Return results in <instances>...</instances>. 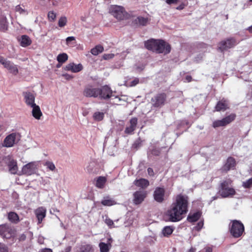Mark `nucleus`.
Segmentation results:
<instances>
[{
	"instance_id": "1",
	"label": "nucleus",
	"mask_w": 252,
	"mask_h": 252,
	"mask_svg": "<svg viewBox=\"0 0 252 252\" xmlns=\"http://www.w3.org/2000/svg\"><path fill=\"white\" fill-rule=\"evenodd\" d=\"M188 196L181 194L177 195L175 201L165 213L167 220L175 222L182 220L183 215L188 211Z\"/></svg>"
},
{
	"instance_id": "2",
	"label": "nucleus",
	"mask_w": 252,
	"mask_h": 252,
	"mask_svg": "<svg viewBox=\"0 0 252 252\" xmlns=\"http://www.w3.org/2000/svg\"><path fill=\"white\" fill-rule=\"evenodd\" d=\"M145 46L149 50L164 54L169 53L171 50L169 44L162 40L150 39L145 42Z\"/></svg>"
},
{
	"instance_id": "3",
	"label": "nucleus",
	"mask_w": 252,
	"mask_h": 252,
	"mask_svg": "<svg viewBox=\"0 0 252 252\" xmlns=\"http://www.w3.org/2000/svg\"><path fill=\"white\" fill-rule=\"evenodd\" d=\"M231 183L232 180L230 179H226L220 183L219 192L222 197H230L235 194V190L232 187Z\"/></svg>"
},
{
	"instance_id": "4",
	"label": "nucleus",
	"mask_w": 252,
	"mask_h": 252,
	"mask_svg": "<svg viewBox=\"0 0 252 252\" xmlns=\"http://www.w3.org/2000/svg\"><path fill=\"white\" fill-rule=\"evenodd\" d=\"M230 231L231 235L235 238L242 236L244 232V226L239 220H233L229 224Z\"/></svg>"
},
{
	"instance_id": "5",
	"label": "nucleus",
	"mask_w": 252,
	"mask_h": 252,
	"mask_svg": "<svg viewBox=\"0 0 252 252\" xmlns=\"http://www.w3.org/2000/svg\"><path fill=\"white\" fill-rule=\"evenodd\" d=\"M109 13L119 20H123L127 17L124 7L120 5H111L109 8Z\"/></svg>"
},
{
	"instance_id": "6",
	"label": "nucleus",
	"mask_w": 252,
	"mask_h": 252,
	"mask_svg": "<svg viewBox=\"0 0 252 252\" xmlns=\"http://www.w3.org/2000/svg\"><path fill=\"white\" fill-rule=\"evenodd\" d=\"M21 139V135L18 133H12L7 135L4 139L2 145L5 147H12L16 144Z\"/></svg>"
},
{
	"instance_id": "7",
	"label": "nucleus",
	"mask_w": 252,
	"mask_h": 252,
	"mask_svg": "<svg viewBox=\"0 0 252 252\" xmlns=\"http://www.w3.org/2000/svg\"><path fill=\"white\" fill-rule=\"evenodd\" d=\"M0 63L2 64L4 67L6 68L10 73L16 75L18 73L17 66L14 64L12 62L7 60L1 56H0Z\"/></svg>"
},
{
	"instance_id": "8",
	"label": "nucleus",
	"mask_w": 252,
	"mask_h": 252,
	"mask_svg": "<svg viewBox=\"0 0 252 252\" xmlns=\"http://www.w3.org/2000/svg\"><path fill=\"white\" fill-rule=\"evenodd\" d=\"M0 235L5 239H10L15 235L14 229L7 224L0 225Z\"/></svg>"
},
{
	"instance_id": "9",
	"label": "nucleus",
	"mask_w": 252,
	"mask_h": 252,
	"mask_svg": "<svg viewBox=\"0 0 252 252\" xmlns=\"http://www.w3.org/2000/svg\"><path fill=\"white\" fill-rule=\"evenodd\" d=\"M99 91L98 97L101 99L107 100L109 98L113 99V96H114V94H113V92L110 87L107 85L103 86L100 88H99Z\"/></svg>"
},
{
	"instance_id": "10",
	"label": "nucleus",
	"mask_w": 252,
	"mask_h": 252,
	"mask_svg": "<svg viewBox=\"0 0 252 252\" xmlns=\"http://www.w3.org/2000/svg\"><path fill=\"white\" fill-rule=\"evenodd\" d=\"M235 117L236 115L234 114H231L221 120L215 121L213 123L212 126L214 128L225 126L232 122Z\"/></svg>"
},
{
	"instance_id": "11",
	"label": "nucleus",
	"mask_w": 252,
	"mask_h": 252,
	"mask_svg": "<svg viewBox=\"0 0 252 252\" xmlns=\"http://www.w3.org/2000/svg\"><path fill=\"white\" fill-rule=\"evenodd\" d=\"M237 44V42L235 39L229 38L221 41L219 44L218 48L221 51H223L233 47Z\"/></svg>"
},
{
	"instance_id": "12",
	"label": "nucleus",
	"mask_w": 252,
	"mask_h": 252,
	"mask_svg": "<svg viewBox=\"0 0 252 252\" xmlns=\"http://www.w3.org/2000/svg\"><path fill=\"white\" fill-rule=\"evenodd\" d=\"M166 99V95L164 93L159 94L152 98L151 103L155 107H160L164 104Z\"/></svg>"
},
{
	"instance_id": "13",
	"label": "nucleus",
	"mask_w": 252,
	"mask_h": 252,
	"mask_svg": "<svg viewBox=\"0 0 252 252\" xmlns=\"http://www.w3.org/2000/svg\"><path fill=\"white\" fill-rule=\"evenodd\" d=\"M99 88L94 87L92 86H86L83 91V95L87 97H98L99 92Z\"/></svg>"
},
{
	"instance_id": "14",
	"label": "nucleus",
	"mask_w": 252,
	"mask_h": 252,
	"mask_svg": "<svg viewBox=\"0 0 252 252\" xmlns=\"http://www.w3.org/2000/svg\"><path fill=\"white\" fill-rule=\"evenodd\" d=\"M146 191L144 190L136 191L133 193V203L135 205L141 204L146 197Z\"/></svg>"
},
{
	"instance_id": "15",
	"label": "nucleus",
	"mask_w": 252,
	"mask_h": 252,
	"mask_svg": "<svg viewBox=\"0 0 252 252\" xmlns=\"http://www.w3.org/2000/svg\"><path fill=\"white\" fill-rule=\"evenodd\" d=\"M165 190L163 188L158 187L156 188L153 196L154 199L158 203H161L164 200Z\"/></svg>"
},
{
	"instance_id": "16",
	"label": "nucleus",
	"mask_w": 252,
	"mask_h": 252,
	"mask_svg": "<svg viewBox=\"0 0 252 252\" xmlns=\"http://www.w3.org/2000/svg\"><path fill=\"white\" fill-rule=\"evenodd\" d=\"M35 169L36 166L34 162H30L23 167L22 174L27 176L31 175L34 173Z\"/></svg>"
},
{
	"instance_id": "17",
	"label": "nucleus",
	"mask_w": 252,
	"mask_h": 252,
	"mask_svg": "<svg viewBox=\"0 0 252 252\" xmlns=\"http://www.w3.org/2000/svg\"><path fill=\"white\" fill-rule=\"evenodd\" d=\"M23 94L25 102L27 105L31 107L36 104L34 103L35 95L32 93L30 92H24Z\"/></svg>"
},
{
	"instance_id": "18",
	"label": "nucleus",
	"mask_w": 252,
	"mask_h": 252,
	"mask_svg": "<svg viewBox=\"0 0 252 252\" xmlns=\"http://www.w3.org/2000/svg\"><path fill=\"white\" fill-rule=\"evenodd\" d=\"M137 124V119L136 118H132L129 121V124L126 126L125 132L126 134H131L135 129Z\"/></svg>"
},
{
	"instance_id": "19",
	"label": "nucleus",
	"mask_w": 252,
	"mask_h": 252,
	"mask_svg": "<svg viewBox=\"0 0 252 252\" xmlns=\"http://www.w3.org/2000/svg\"><path fill=\"white\" fill-rule=\"evenodd\" d=\"M236 161L235 159L233 158L230 157L228 158L225 164L222 167V170L227 172L230 170L234 169Z\"/></svg>"
},
{
	"instance_id": "20",
	"label": "nucleus",
	"mask_w": 252,
	"mask_h": 252,
	"mask_svg": "<svg viewBox=\"0 0 252 252\" xmlns=\"http://www.w3.org/2000/svg\"><path fill=\"white\" fill-rule=\"evenodd\" d=\"M35 214L38 220V223H40L46 216V210L43 207L38 208L35 210Z\"/></svg>"
},
{
	"instance_id": "21",
	"label": "nucleus",
	"mask_w": 252,
	"mask_h": 252,
	"mask_svg": "<svg viewBox=\"0 0 252 252\" xmlns=\"http://www.w3.org/2000/svg\"><path fill=\"white\" fill-rule=\"evenodd\" d=\"M83 69V66L81 63L76 64L74 63H70L66 65L64 68L65 70L71 71L72 72L76 73Z\"/></svg>"
},
{
	"instance_id": "22",
	"label": "nucleus",
	"mask_w": 252,
	"mask_h": 252,
	"mask_svg": "<svg viewBox=\"0 0 252 252\" xmlns=\"http://www.w3.org/2000/svg\"><path fill=\"white\" fill-rule=\"evenodd\" d=\"M228 108V102L224 99L219 101L215 107L217 111H224Z\"/></svg>"
},
{
	"instance_id": "23",
	"label": "nucleus",
	"mask_w": 252,
	"mask_h": 252,
	"mask_svg": "<svg viewBox=\"0 0 252 252\" xmlns=\"http://www.w3.org/2000/svg\"><path fill=\"white\" fill-rule=\"evenodd\" d=\"M31 107L32 108V115L33 117L36 119H40V117L42 116V112L40 110L39 106L35 104Z\"/></svg>"
},
{
	"instance_id": "24",
	"label": "nucleus",
	"mask_w": 252,
	"mask_h": 252,
	"mask_svg": "<svg viewBox=\"0 0 252 252\" xmlns=\"http://www.w3.org/2000/svg\"><path fill=\"white\" fill-rule=\"evenodd\" d=\"M135 186L142 188H146L149 185V181L145 179L141 178L139 180H136L134 182Z\"/></svg>"
},
{
	"instance_id": "25",
	"label": "nucleus",
	"mask_w": 252,
	"mask_h": 252,
	"mask_svg": "<svg viewBox=\"0 0 252 252\" xmlns=\"http://www.w3.org/2000/svg\"><path fill=\"white\" fill-rule=\"evenodd\" d=\"M19 41L20 45L22 47H27L30 45L32 43L30 38L26 35H22L19 39Z\"/></svg>"
},
{
	"instance_id": "26",
	"label": "nucleus",
	"mask_w": 252,
	"mask_h": 252,
	"mask_svg": "<svg viewBox=\"0 0 252 252\" xmlns=\"http://www.w3.org/2000/svg\"><path fill=\"white\" fill-rule=\"evenodd\" d=\"M9 170L11 173L15 174L17 173L18 171V167L17 165V162L14 159H11L8 163Z\"/></svg>"
},
{
	"instance_id": "27",
	"label": "nucleus",
	"mask_w": 252,
	"mask_h": 252,
	"mask_svg": "<svg viewBox=\"0 0 252 252\" xmlns=\"http://www.w3.org/2000/svg\"><path fill=\"white\" fill-rule=\"evenodd\" d=\"M174 227L171 226H166L162 230V234L164 237H169L173 233Z\"/></svg>"
},
{
	"instance_id": "28",
	"label": "nucleus",
	"mask_w": 252,
	"mask_h": 252,
	"mask_svg": "<svg viewBox=\"0 0 252 252\" xmlns=\"http://www.w3.org/2000/svg\"><path fill=\"white\" fill-rule=\"evenodd\" d=\"M201 214L199 212L194 213L192 214H189L187 218V220L189 222H194L197 221L200 217Z\"/></svg>"
},
{
	"instance_id": "29",
	"label": "nucleus",
	"mask_w": 252,
	"mask_h": 252,
	"mask_svg": "<svg viewBox=\"0 0 252 252\" xmlns=\"http://www.w3.org/2000/svg\"><path fill=\"white\" fill-rule=\"evenodd\" d=\"M148 21L147 18H145L142 16H139L137 17L135 20V23L139 26H145Z\"/></svg>"
},
{
	"instance_id": "30",
	"label": "nucleus",
	"mask_w": 252,
	"mask_h": 252,
	"mask_svg": "<svg viewBox=\"0 0 252 252\" xmlns=\"http://www.w3.org/2000/svg\"><path fill=\"white\" fill-rule=\"evenodd\" d=\"M8 218L10 221L14 223H18L19 220L18 215L13 212L8 213Z\"/></svg>"
},
{
	"instance_id": "31",
	"label": "nucleus",
	"mask_w": 252,
	"mask_h": 252,
	"mask_svg": "<svg viewBox=\"0 0 252 252\" xmlns=\"http://www.w3.org/2000/svg\"><path fill=\"white\" fill-rule=\"evenodd\" d=\"M7 26V19L5 16L2 15L0 17V30L5 31Z\"/></svg>"
},
{
	"instance_id": "32",
	"label": "nucleus",
	"mask_w": 252,
	"mask_h": 252,
	"mask_svg": "<svg viewBox=\"0 0 252 252\" xmlns=\"http://www.w3.org/2000/svg\"><path fill=\"white\" fill-rule=\"evenodd\" d=\"M99 247L100 248V252H109L111 245L110 244H106L103 242H100L99 244Z\"/></svg>"
},
{
	"instance_id": "33",
	"label": "nucleus",
	"mask_w": 252,
	"mask_h": 252,
	"mask_svg": "<svg viewBox=\"0 0 252 252\" xmlns=\"http://www.w3.org/2000/svg\"><path fill=\"white\" fill-rule=\"evenodd\" d=\"M106 181V179L104 177L100 176L99 177L96 182V186L100 189L103 188Z\"/></svg>"
},
{
	"instance_id": "34",
	"label": "nucleus",
	"mask_w": 252,
	"mask_h": 252,
	"mask_svg": "<svg viewBox=\"0 0 252 252\" xmlns=\"http://www.w3.org/2000/svg\"><path fill=\"white\" fill-rule=\"evenodd\" d=\"M16 12H19L20 14L26 16L29 14V12L24 8L23 5H18L15 7Z\"/></svg>"
},
{
	"instance_id": "35",
	"label": "nucleus",
	"mask_w": 252,
	"mask_h": 252,
	"mask_svg": "<svg viewBox=\"0 0 252 252\" xmlns=\"http://www.w3.org/2000/svg\"><path fill=\"white\" fill-rule=\"evenodd\" d=\"M103 51V47L101 45H96L95 47L93 48L91 50V53L94 56L98 55L99 53L102 52Z\"/></svg>"
},
{
	"instance_id": "36",
	"label": "nucleus",
	"mask_w": 252,
	"mask_h": 252,
	"mask_svg": "<svg viewBox=\"0 0 252 252\" xmlns=\"http://www.w3.org/2000/svg\"><path fill=\"white\" fill-rule=\"evenodd\" d=\"M104 113L102 112L97 111L94 113L93 118L95 121H100L103 120Z\"/></svg>"
},
{
	"instance_id": "37",
	"label": "nucleus",
	"mask_w": 252,
	"mask_h": 252,
	"mask_svg": "<svg viewBox=\"0 0 252 252\" xmlns=\"http://www.w3.org/2000/svg\"><path fill=\"white\" fill-rule=\"evenodd\" d=\"M115 203H116L113 200L109 198L108 197L104 198L101 201V204L102 205H103L104 206H110L115 204Z\"/></svg>"
},
{
	"instance_id": "38",
	"label": "nucleus",
	"mask_w": 252,
	"mask_h": 252,
	"mask_svg": "<svg viewBox=\"0 0 252 252\" xmlns=\"http://www.w3.org/2000/svg\"><path fill=\"white\" fill-rule=\"evenodd\" d=\"M68 59V56L66 53H62L59 54L57 56V61L59 63H64Z\"/></svg>"
},
{
	"instance_id": "39",
	"label": "nucleus",
	"mask_w": 252,
	"mask_h": 252,
	"mask_svg": "<svg viewBox=\"0 0 252 252\" xmlns=\"http://www.w3.org/2000/svg\"><path fill=\"white\" fill-rule=\"evenodd\" d=\"M160 153L159 149L157 148H150L149 151L148 153V156L151 157L152 156H158Z\"/></svg>"
},
{
	"instance_id": "40",
	"label": "nucleus",
	"mask_w": 252,
	"mask_h": 252,
	"mask_svg": "<svg viewBox=\"0 0 252 252\" xmlns=\"http://www.w3.org/2000/svg\"><path fill=\"white\" fill-rule=\"evenodd\" d=\"M67 23V18L65 16H62L60 18L58 21L59 27L62 28L64 27Z\"/></svg>"
},
{
	"instance_id": "41",
	"label": "nucleus",
	"mask_w": 252,
	"mask_h": 252,
	"mask_svg": "<svg viewBox=\"0 0 252 252\" xmlns=\"http://www.w3.org/2000/svg\"><path fill=\"white\" fill-rule=\"evenodd\" d=\"M118 99V101H113V103H114V104H117V105L120 104V103L122 101H126V99H125V96H121L120 97V96H119L118 95H115L114 94V96H113L112 99Z\"/></svg>"
},
{
	"instance_id": "42",
	"label": "nucleus",
	"mask_w": 252,
	"mask_h": 252,
	"mask_svg": "<svg viewBox=\"0 0 252 252\" xmlns=\"http://www.w3.org/2000/svg\"><path fill=\"white\" fill-rule=\"evenodd\" d=\"M92 246L90 245H86L82 246L80 250L77 252H91Z\"/></svg>"
},
{
	"instance_id": "43",
	"label": "nucleus",
	"mask_w": 252,
	"mask_h": 252,
	"mask_svg": "<svg viewBox=\"0 0 252 252\" xmlns=\"http://www.w3.org/2000/svg\"><path fill=\"white\" fill-rule=\"evenodd\" d=\"M44 165L46 166L48 169L52 171H54L56 169L55 165L51 161H47L45 162Z\"/></svg>"
},
{
	"instance_id": "44",
	"label": "nucleus",
	"mask_w": 252,
	"mask_h": 252,
	"mask_svg": "<svg viewBox=\"0 0 252 252\" xmlns=\"http://www.w3.org/2000/svg\"><path fill=\"white\" fill-rule=\"evenodd\" d=\"M48 18L50 22L54 21L56 18V13L53 11H49L48 14Z\"/></svg>"
},
{
	"instance_id": "45",
	"label": "nucleus",
	"mask_w": 252,
	"mask_h": 252,
	"mask_svg": "<svg viewBox=\"0 0 252 252\" xmlns=\"http://www.w3.org/2000/svg\"><path fill=\"white\" fill-rule=\"evenodd\" d=\"M242 185L244 188H250L252 185V177L247 180V181L243 182Z\"/></svg>"
},
{
	"instance_id": "46",
	"label": "nucleus",
	"mask_w": 252,
	"mask_h": 252,
	"mask_svg": "<svg viewBox=\"0 0 252 252\" xmlns=\"http://www.w3.org/2000/svg\"><path fill=\"white\" fill-rule=\"evenodd\" d=\"M142 141L140 139L136 140L133 144V147L134 148H138L142 145Z\"/></svg>"
},
{
	"instance_id": "47",
	"label": "nucleus",
	"mask_w": 252,
	"mask_h": 252,
	"mask_svg": "<svg viewBox=\"0 0 252 252\" xmlns=\"http://www.w3.org/2000/svg\"><path fill=\"white\" fill-rule=\"evenodd\" d=\"M114 54H105L103 56V58L104 60H109L114 57Z\"/></svg>"
},
{
	"instance_id": "48",
	"label": "nucleus",
	"mask_w": 252,
	"mask_h": 252,
	"mask_svg": "<svg viewBox=\"0 0 252 252\" xmlns=\"http://www.w3.org/2000/svg\"><path fill=\"white\" fill-rule=\"evenodd\" d=\"M203 226V221H200L197 223V224L196 226H195L194 228L195 230L199 231L200 230Z\"/></svg>"
},
{
	"instance_id": "49",
	"label": "nucleus",
	"mask_w": 252,
	"mask_h": 252,
	"mask_svg": "<svg viewBox=\"0 0 252 252\" xmlns=\"http://www.w3.org/2000/svg\"><path fill=\"white\" fill-rule=\"evenodd\" d=\"M0 252H8L6 246L1 243H0Z\"/></svg>"
},
{
	"instance_id": "50",
	"label": "nucleus",
	"mask_w": 252,
	"mask_h": 252,
	"mask_svg": "<svg viewBox=\"0 0 252 252\" xmlns=\"http://www.w3.org/2000/svg\"><path fill=\"white\" fill-rule=\"evenodd\" d=\"M105 222L109 226H111L114 224L113 220L107 218L105 219Z\"/></svg>"
},
{
	"instance_id": "51",
	"label": "nucleus",
	"mask_w": 252,
	"mask_h": 252,
	"mask_svg": "<svg viewBox=\"0 0 252 252\" xmlns=\"http://www.w3.org/2000/svg\"><path fill=\"white\" fill-rule=\"evenodd\" d=\"M139 83V79L138 78H135L133 81H132L131 82H130V84L129 85V86L130 87H133V86H135V85H136L137 84H138Z\"/></svg>"
},
{
	"instance_id": "52",
	"label": "nucleus",
	"mask_w": 252,
	"mask_h": 252,
	"mask_svg": "<svg viewBox=\"0 0 252 252\" xmlns=\"http://www.w3.org/2000/svg\"><path fill=\"white\" fill-rule=\"evenodd\" d=\"M180 0H166V2L168 4H176Z\"/></svg>"
},
{
	"instance_id": "53",
	"label": "nucleus",
	"mask_w": 252,
	"mask_h": 252,
	"mask_svg": "<svg viewBox=\"0 0 252 252\" xmlns=\"http://www.w3.org/2000/svg\"><path fill=\"white\" fill-rule=\"evenodd\" d=\"M75 38L74 36H69L66 38V42L67 44H68L69 42L71 41L75 40Z\"/></svg>"
},
{
	"instance_id": "54",
	"label": "nucleus",
	"mask_w": 252,
	"mask_h": 252,
	"mask_svg": "<svg viewBox=\"0 0 252 252\" xmlns=\"http://www.w3.org/2000/svg\"><path fill=\"white\" fill-rule=\"evenodd\" d=\"M147 171H148V174L150 176H154V171L152 168H150V167L148 168L147 169Z\"/></svg>"
},
{
	"instance_id": "55",
	"label": "nucleus",
	"mask_w": 252,
	"mask_h": 252,
	"mask_svg": "<svg viewBox=\"0 0 252 252\" xmlns=\"http://www.w3.org/2000/svg\"><path fill=\"white\" fill-rule=\"evenodd\" d=\"M38 252H52V250L51 249L45 248L41 250Z\"/></svg>"
},
{
	"instance_id": "56",
	"label": "nucleus",
	"mask_w": 252,
	"mask_h": 252,
	"mask_svg": "<svg viewBox=\"0 0 252 252\" xmlns=\"http://www.w3.org/2000/svg\"><path fill=\"white\" fill-rule=\"evenodd\" d=\"M204 252H212L213 250L211 247H206L204 249Z\"/></svg>"
},
{
	"instance_id": "57",
	"label": "nucleus",
	"mask_w": 252,
	"mask_h": 252,
	"mask_svg": "<svg viewBox=\"0 0 252 252\" xmlns=\"http://www.w3.org/2000/svg\"><path fill=\"white\" fill-rule=\"evenodd\" d=\"M63 76L67 80H69L72 78L71 75L66 73L63 74Z\"/></svg>"
},
{
	"instance_id": "58",
	"label": "nucleus",
	"mask_w": 252,
	"mask_h": 252,
	"mask_svg": "<svg viewBox=\"0 0 252 252\" xmlns=\"http://www.w3.org/2000/svg\"><path fill=\"white\" fill-rule=\"evenodd\" d=\"M185 6V4L183 2L179 6H178L176 9L178 10H182L184 8Z\"/></svg>"
},
{
	"instance_id": "59",
	"label": "nucleus",
	"mask_w": 252,
	"mask_h": 252,
	"mask_svg": "<svg viewBox=\"0 0 252 252\" xmlns=\"http://www.w3.org/2000/svg\"><path fill=\"white\" fill-rule=\"evenodd\" d=\"M71 250V247L70 246H68L62 252H70Z\"/></svg>"
},
{
	"instance_id": "60",
	"label": "nucleus",
	"mask_w": 252,
	"mask_h": 252,
	"mask_svg": "<svg viewBox=\"0 0 252 252\" xmlns=\"http://www.w3.org/2000/svg\"><path fill=\"white\" fill-rule=\"evenodd\" d=\"M144 68V66L142 65L140 67H137V70L138 71H142Z\"/></svg>"
},
{
	"instance_id": "61",
	"label": "nucleus",
	"mask_w": 252,
	"mask_h": 252,
	"mask_svg": "<svg viewBox=\"0 0 252 252\" xmlns=\"http://www.w3.org/2000/svg\"><path fill=\"white\" fill-rule=\"evenodd\" d=\"M127 53L126 52H123L121 53V56L122 57V58L124 59Z\"/></svg>"
},
{
	"instance_id": "62",
	"label": "nucleus",
	"mask_w": 252,
	"mask_h": 252,
	"mask_svg": "<svg viewBox=\"0 0 252 252\" xmlns=\"http://www.w3.org/2000/svg\"><path fill=\"white\" fill-rule=\"evenodd\" d=\"M186 79L187 81V82H189L191 81V77L190 76H187L186 77Z\"/></svg>"
},
{
	"instance_id": "63",
	"label": "nucleus",
	"mask_w": 252,
	"mask_h": 252,
	"mask_svg": "<svg viewBox=\"0 0 252 252\" xmlns=\"http://www.w3.org/2000/svg\"><path fill=\"white\" fill-rule=\"evenodd\" d=\"M247 30L249 31V32L250 33H252V25L249 27L248 28Z\"/></svg>"
},
{
	"instance_id": "64",
	"label": "nucleus",
	"mask_w": 252,
	"mask_h": 252,
	"mask_svg": "<svg viewBox=\"0 0 252 252\" xmlns=\"http://www.w3.org/2000/svg\"><path fill=\"white\" fill-rule=\"evenodd\" d=\"M188 252H195V249L191 248Z\"/></svg>"
}]
</instances>
